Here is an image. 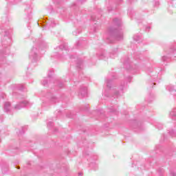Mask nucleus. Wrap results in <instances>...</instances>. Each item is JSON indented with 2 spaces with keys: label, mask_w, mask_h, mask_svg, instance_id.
<instances>
[{
  "label": "nucleus",
  "mask_w": 176,
  "mask_h": 176,
  "mask_svg": "<svg viewBox=\"0 0 176 176\" xmlns=\"http://www.w3.org/2000/svg\"><path fill=\"white\" fill-rule=\"evenodd\" d=\"M0 34L4 36L5 39H8L7 43L5 42L2 45V47L0 49V61H6V56L10 54V42H12V30L6 28V25H0Z\"/></svg>",
  "instance_id": "nucleus-1"
},
{
  "label": "nucleus",
  "mask_w": 176,
  "mask_h": 176,
  "mask_svg": "<svg viewBox=\"0 0 176 176\" xmlns=\"http://www.w3.org/2000/svg\"><path fill=\"white\" fill-rule=\"evenodd\" d=\"M113 23L116 28H110L109 29V37L107 38V42L109 43H113L112 39L116 41H122L123 40V30L120 29V25H122V19L115 18Z\"/></svg>",
  "instance_id": "nucleus-2"
},
{
  "label": "nucleus",
  "mask_w": 176,
  "mask_h": 176,
  "mask_svg": "<svg viewBox=\"0 0 176 176\" xmlns=\"http://www.w3.org/2000/svg\"><path fill=\"white\" fill-rule=\"evenodd\" d=\"M105 86L107 89H104L103 95L105 97H109V93H113V97H114V98H118V97L123 94V90H124V87H126V84L124 83L123 85H121L120 91H117L116 89H112V80L107 78L105 80Z\"/></svg>",
  "instance_id": "nucleus-3"
},
{
  "label": "nucleus",
  "mask_w": 176,
  "mask_h": 176,
  "mask_svg": "<svg viewBox=\"0 0 176 176\" xmlns=\"http://www.w3.org/2000/svg\"><path fill=\"white\" fill-rule=\"evenodd\" d=\"M54 74V69H50L48 72V76L47 78H45L42 80V85L43 86H49L50 83L53 82L54 83L55 86H58V87H63L64 86V84L60 81V80L57 78H54L52 75Z\"/></svg>",
  "instance_id": "nucleus-4"
},
{
  "label": "nucleus",
  "mask_w": 176,
  "mask_h": 176,
  "mask_svg": "<svg viewBox=\"0 0 176 176\" xmlns=\"http://www.w3.org/2000/svg\"><path fill=\"white\" fill-rule=\"evenodd\" d=\"M30 60L32 63H35L39 60V50L36 47H33L29 54Z\"/></svg>",
  "instance_id": "nucleus-5"
},
{
  "label": "nucleus",
  "mask_w": 176,
  "mask_h": 176,
  "mask_svg": "<svg viewBox=\"0 0 176 176\" xmlns=\"http://www.w3.org/2000/svg\"><path fill=\"white\" fill-rule=\"evenodd\" d=\"M124 68L129 69L130 71H135L138 69V67L137 65L131 66V62H130V59L127 58L125 60H123Z\"/></svg>",
  "instance_id": "nucleus-6"
},
{
  "label": "nucleus",
  "mask_w": 176,
  "mask_h": 176,
  "mask_svg": "<svg viewBox=\"0 0 176 176\" xmlns=\"http://www.w3.org/2000/svg\"><path fill=\"white\" fill-rule=\"evenodd\" d=\"M41 27H43V30H49L56 27V23L54 19H52L51 21H47L45 24V22L41 23Z\"/></svg>",
  "instance_id": "nucleus-7"
},
{
  "label": "nucleus",
  "mask_w": 176,
  "mask_h": 176,
  "mask_svg": "<svg viewBox=\"0 0 176 176\" xmlns=\"http://www.w3.org/2000/svg\"><path fill=\"white\" fill-rule=\"evenodd\" d=\"M47 101L49 104H56V102H58L60 100L56 96H53L52 94H48L46 96Z\"/></svg>",
  "instance_id": "nucleus-8"
},
{
  "label": "nucleus",
  "mask_w": 176,
  "mask_h": 176,
  "mask_svg": "<svg viewBox=\"0 0 176 176\" xmlns=\"http://www.w3.org/2000/svg\"><path fill=\"white\" fill-rule=\"evenodd\" d=\"M30 106V102L27 100H23L19 102L18 104H16L14 106V109L16 111H19V109H21L22 108H24L25 107H29Z\"/></svg>",
  "instance_id": "nucleus-9"
},
{
  "label": "nucleus",
  "mask_w": 176,
  "mask_h": 176,
  "mask_svg": "<svg viewBox=\"0 0 176 176\" xmlns=\"http://www.w3.org/2000/svg\"><path fill=\"white\" fill-rule=\"evenodd\" d=\"M97 57L99 60H108L109 55L105 52V50H102L97 54Z\"/></svg>",
  "instance_id": "nucleus-10"
},
{
  "label": "nucleus",
  "mask_w": 176,
  "mask_h": 176,
  "mask_svg": "<svg viewBox=\"0 0 176 176\" xmlns=\"http://www.w3.org/2000/svg\"><path fill=\"white\" fill-rule=\"evenodd\" d=\"M25 12L26 13L28 20H31V19H32V7L31 6V4H28L26 6Z\"/></svg>",
  "instance_id": "nucleus-11"
},
{
  "label": "nucleus",
  "mask_w": 176,
  "mask_h": 176,
  "mask_svg": "<svg viewBox=\"0 0 176 176\" xmlns=\"http://www.w3.org/2000/svg\"><path fill=\"white\" fill-rule=\"evenodd\" d=\"M78 97L80 98H83V97H87V87H81L78 94Z\"/></svg>",
  "instance_id": "nucleus-12"
},
{
  "label": "nucleus",
  "mask_w": 176,
  "mask_h": 176,
  "mask_svg": "<svg viewBox=\"0 0 176 176\" xmlns=\"http://www.w3.org/2000/svg\"><path fill=\"white\" fill-rule=\"evenodd\" d=\"M38 46H39V49H41V50H45V49H47V47H49L47 43H46V41L42 39H40L38 41Z\"/></svg>",
  "instance_id": "nucleus-13"
},
{
  "label": "nucleus",
  "mask_w": 176,
  "mask_h": 176,
  "mask_svg": "<svg viewBox=\"0 0 176 176\" xmlns=\"http://www.w3.org/2000/svg\"><path fill=\"white\" fill-rule=\"evenodd\" d=\"M166 90H168V92L170 93V94H173L174 96V94H175V89H174V86L169 85L168 86H166Z\"/></svg>",
  "instance_id": "nucleus-14"
},
{
  "label": "nucleus",
  "mask_w": 176,
  "mask_h": 176,
  "mask_svg": "<svg viewBox=\"0 0 176 176\" xmlns=\"http://www.w3.org/2000/svg\"><path fill=\"white\" fill-rule=\"evenodd\" d=\"M10 109H11L10 102H6L4 103V111L8 113V112H10Z\"/></svg>",
  "instance_id": "nucleus-15"
},
{
  "label": "nucleus",
  "mask_w": 176,
  "mask_h": 176,
  "mask_svg": "<svg viewBox=\"0 0 176 176\" xmlns=\"http://www.w3.org/2000/svg\"><path fill=\"white\" fill-rule=\"evenodd\" d=\"M56 50H61L63 52V50H68V45H67V43L63 44L58 47H56Z\"/></svg>",
  "instance_id": "nucleus-16"
},
{
  "label": "nucleus",
  "mask_w": 176,
  "mask_h": 176,
  "mask_svg": "<svg viewBox=\"0 0 176 176\" xmlns=\"http://www.w3.org/2000/svg\"><path fill=\"white\" fill-rule=\"evenodd\" d=\"M169 117L172 120H176V109H173L169 114Z\"/></svg>",
  "instance_id": "nucleus-17"
},
{
  "label": "nucleus",
  "mask_w": 176,
  "mask_h": 176,
  "mask_svg": "<svg viewBox=\"0 0 176 176\" xmlns=\"http://www.w3.org/2000/svg\"><path fill=\"white\" fill-rule=\"evenodd\" d=\"M109 57H110L111 58H115V57H118V49H117V48L114 49V50L110 53Z\"/></svg>",
  "instance_id": "nucleus-18"
},
{
  "label": "nucleus",
  "mask_w": 176,
  "mask_h": 176,
  "mask_svg": "<svg viewBox=\"0 0 176 176\" xmlns=\"http://www.w3.org/2000/svg\"><path fill=\"white\" fill-rule=\"evenodd\" d=\"M76 67L78 69H83V61L80 59H78L76 63Z\"/></svg>",
  "instance_id": "nucleus-19"
},
{
  "label": "nucleus",
  "mask_w": 176,
  "mask_h": 176,
  "mask_svg": "<svg viewBox=\"0 0 176 176\" xmlns=\"http://www.w3.org/2000/svg\"><path fill=\"white\" fill-rule=\"evenodd\" d=\"M51 58L52 60H54V58H60V52H54L53 54L51 56Z\"/></svg>",
  "instance_id": "nucleus-20"
},
{
  "label": "nucleus",
  "mask_w": 176,
  "mask_h": 176,
  "mask_svg": "<svg viewBox=\"0 0 176 176\" xmlns=\"http://www.w3.org/2000/svg\"><path fill=\"white\" fill-rule=\"evenodd\" d=\"M94 32H97L98 30H100V25L97 23H95V25L93 26Z\"/></svg>",
  "instance_id": "nucleus-21"
},
{
  "label": "nucleus",
  "mask_w": 176,
  "mask_h": 176,
  "mask_svg": "<svg viewBox=\"0 0 176 176\" xmlns=\"http://www.w3.org/2000/svg\"><path fill=\"white\" fill-rule=\"evenodd\" d=\"M16 89L18 90H21V91H23L24 90V85L19 84L16 85Z\"/></svg>",
  "instance_id": "nucleus-22"
},
{
  "label": "nucleus",
  "mask_w": 176,
  "mask_h": 176,
  "mask_svg": "<svg viewBox=\"0 0 176 176\" xmlns=\"http://www.w3.org/2000/svg\"><path fill=\"white\" fill-rule=\"evenodd\" d=\"M133 39L136 42H138V41H140V39H141V36H140V35H138V34H135V35L133 36Z\"/></svg>",
  "instance_id": "nucleus-23"
},
{
  "label": "nucleus",
  "mask_w": 176,
  "mask_h": 176,
  "mask_svg": "<svg viewBox=\"0 0 176 176\" xmlns=\"http://www.w3.org/2000/svg\"><path fill=\"white\" fill-rule=\"evenodd\" d=\"M48 129H52V127H53V126H54V124L53 123V122H49L47 124Z\"/></svg>",
  "instance_id": "nucleus-24"
},
{
  "label": "nucleus",
  "mask_w": 176,
  "mask_h": 176,
  "mask_svg": "<svg viewBox=\"0 0 176 176\" xmlns=\"http://www.w3.org/2000/svg\"><path fill=\"white\" fill-rule=\"evenodd\" d=\"M155 126L158 129V130H162L163 129V124L160 123H157Z\"/></svg>",
  "instance_id": "nucleus-25"
},
{
  "label": "nucleus",
  "mask_w": 176,
  "mask_h": 176,
  "mask_svg": "<svg viewBox=\"0 0 176 176\" xmlns=\"http://www.w3.org/2000/svg\"><path fill=\"white\" fill-rule=\"evenodd\" d=\"M162 61H164V62H167V61H168V60H170V58L169 57H167V56H162Z\"/></svg>",
  "instance_id": "nucleus-26"
},
{
  "label": "nucleus",
  "mask_w": 176,
  "mask_h": 176,
  "mask_svg": "<svg viewBox=\"0 0 176 176\" xmlns=\"http://www.w3.org/2000/svg\"><path fill=\"white\" fill-rule=\"evenodd\" d=\"M61 1L63 0H53V2L55 5H60V2H61Z\"/></svg>",
  "instance_id": "nucleus-27"
},
{
  "label": "nucleus",
  "mask_w": 176,
  "mask_h": 176,
  "mask_svg": "<svg viewBox=\"0 0 176 176\" xmlns=\"http://www.w3.org/2000/svg\"><path fill=\"white\" fill-rule=\"evenodd\" d=\"M153 99V96H152V95H149L148 99H146V101H148V102H151Z\"/></svg>",
  "instance_id": "nucleus-28"
},
{
  "label": "nucleus",
  "mask_w": 176,
  "mask_h": 176,
  "mask_svg": "<svg viewBox=\"0 0 176 176\" xmlns=\"http://www.w3.org/2000/svg\"><path fill=\"white\" fill-rule=\"evenodd\" d=\"M169 134L170 135H171V137H174V135H175V132L174 131V130H171L169 131Z\"/></svg>",
  "instance_id": "nucleus-29"
},
{
  "label": "nucleus",
  "mask_w": 176,
  "mask_h": 176,
  "mask_svg": "<svg viewBox=\"0 0 176 176\" xmlns=\"http://www.w3.org/2000/svg\"><path fill=\"white\" fill-rule=\"evenodd\" d=\"M5 97H6V94H5L3 93H1L0 94V100H1V98H5Z\"/></svg>",
  "instance_id": "nucleus-30"
},
{
  "label": "nucleus",
  "mask_w": 176,
  "mask_h": 176,
  "mask_svg": "<svg viewBox=\"0 0 176 176\" xmlns=\"http://www.w3.org/2000/svg\"><path fill=\"white\" fill-rule=\"evenodd\" d=\"M110 112H113V113H116V109H113V108L109 109Z\"/></svg>",
  "instance_id": "nucleus-31"
},
{
  "label": "nucleus",
  "mask_w": 176,
  "mask_h": 176,
  "mask_svg": "<svg viewBox=\"0 0 176 176\" xmlns=\"http://www.w3.org/2000/svg\"><path fill=\"white\" fill-rule=\"evenodd\" d=\"M11 2L12 3V5H16V3H17V0H11Z\"/></svg>",
  "instance_id": "nucleus-32"
},
{
  "label": "nucleus",
  "mask_w": 176,
  "mask_h": 176,
  "mask_svg": "<svg viewBox=\"0 0 176 176\" xmlns=\"http://www.w3.org/2000/svg\"><path fill=\"white\" fill-rule=\"evenodd\" d=\"M159 5H160L159 1H155L154 6L157 7L159 6Z\"/></svg>",
  "instance_id": "nucleus-33"
},
{
  "label": "nucleus",
  "mask_w": 176,
  "mask_h": 176,
  "mask_svg": "<svg viewBox=\"0 0 176 176\" xmlns=\"http://www.w3.org/2000/svg\"><path fill=\"white\" fill-rule=\"evenodd\" d=\"M170 52L171 53H174V52H175V49H174V47H170Z\"/></svg>",
  "instance_id": "nucleus-34"
},
{
  "label": "nucleus",
  "mask_w": 176,
  "mask_h": 176,
  "mask_svg": "<svg viewBox=\"0 0 176 176\" xmlns=\"http://www.w3.org/2000/svg\"><path fill=\"white\" fill-rule=\"evenodd\" d=\"M170 175L172 176H176V173L174 171H170Z\"/></svg>",
  "instance_id": "nucleus-35"
},
{
  "label": "nucleus",
  "mask_w": 176,
  "mask_h": 176,
  "mask_svg": "<svg viewBox=\"0 0 176 176\" xmlns=\"http://www.w3.org/2000/svg\"><path fill=\"white\" fill-rule=\"evenodd\" d=\"M19 134H20V135L24 134V130L22 129L21 131H19Z\"/></svg>",
  "instance_id": "nucleus-36"
},
{
  "label": "nucleus",
  "mask_w": 176,
  "mask_h": 176,
  "mask_svg": "<svg viewBox=\"0 0 176 176\" xmlns=\"http://www.w3.org/2000/svg\"><path fill=\"white\" fill-rule=\"evenodd\" d=\"M151 30V26H147L146 28V31H149Z\"/></svg>",
  "instance_id": "nucleus-37"
},
{
  "label": "nucleus",
  "mask_w": 176,
  "mask_h": 176,
  "mask_svg": "<svg viewBox=\"0 0 176 176\" xmlns=\"http://www.w3.org/2000/svg\"><path fill=\"white\" fill-rule=\"evenodd\" d=\"M73 34H74V35L76 36V35H78V34H79V32L78 33L77 32H74Z\"/></svg>",
  "instance_id": "nucleus-38"
},
{
  "label": "nucleus",
  "mask_w": 176,
  "mask_h": 176,
  "mask_svg": "<svg viewBox=\"0 0 176 176\" xmlns=\"http://www.w3.org/2000/svg\"><path fill=\"white\" fill-rule=\"evenodd\" d=\"M91 20H94V21H96V19L93 16H91Z\"/></svg>",
  "instance_id": "nucleus-39"
},
{
  "label": "nucleus",
  "mask_w": 176,
  "mask_h": 176,
  "mask_svg": "<svg viewBox=\"0 0 176 176\" xmlns=\"http://www.w3.org/2000/svg\"><path fill=\"white\" fill-rule=\"evenodd\" d=\"M70 58H75V56H70Z\"/></svg>",
  "instance_id": "nucleus-40"
},
{
  "label": "nucleus",
  "mask_w": 176,
  "mask_h": 176,
  "mask_svg": "<svg viewBox=\"0 0 176 176\" xmlns=\"http://www.w3.org/2000/svg\"><path fill=\"white\" fill-rule=\"evenodd\" d=\"M128 79H129V80L130 82V80H131V77H129Z\"/></svg>",
  "instance_id": "nucleus-41"
},
{
  "label": "nucleus",
  "mask_w": 176,
  "mask_h": 176,
  "mask_svg": "<svg viewBox=\"0 0 176 176\" xmlns=\"http://www.w3.org/2000/svg\"><path fill=\"white\" fill-rule=\"evenodd\" d=\"M123 0H117L118 2H122Z\"/></svg>",
  "instance_id": "nucleus-42"
},
{
  "label": "nucleus",
  "mask_w": 176,
  "mask_h": 176,
  "mask_svg": "<svg viewBox=\"0 0 176 176\" xmlns=\"http://www.w3.org/2000/svg\"><path fill=\"white\" fill-rule=\"evenodd\" d=\"M78 175H79V176H82V173H78Z\"/></svg>",
  "instance_id": "nucleus-43"
},
{
  "label": "nucleus",
  "mask_w": 176,
  "mask_h": 176,
  "mask_svg": "<svg viewBox=\"0 0 176 176\" xmlns=\"http://www.w3.org/2000/svg\"><path fill=\"white\" fill-rule=\"evenodd\" d=\"M157 77V75H155V78H153V79H156V78Z\"/></svg>",
  "instance_id": "nucleus-44"
},
{
  "label": "nucleus",
  "mask_w": 176,
  "mask_h": 176,
  "mask_svg": "<svg viewBox=\"0 0 176 176\" xmlns=\"http://www.w3.org/2000/svg\"><path fill=\"white\" fill-rule=\"evenodd\" d=\"M77 46H79V43H77Z\"/></svg>",
  "instance_id": "nucleus-45"
},
{
  "label": "nucleus",
  "mask_w": 176,
  "mask_h": 176,
  "mask_svg": "<svg viewBox=\"0 0 176 176\" xmlns=\"http://www.w3.org/2000/svg\"><path fill=\"white\" fill-rule=\"evenodd\" d=\"M108 10H109V12H111V10H109V8H108Z\"/></svg>",
  "instance_id": "nucleus-46"
},
{
  "label": "nucleus",
  "mask_w": 176,
  "mask_h": 176,
  "mask_svg": "<svg viewBox=\"0 0 176 176\" xmlns=\"http://www.w3.org/2000/svg\"><path fill=\"white\" fill-rule=\"evenodd\" d=\"M32 65V63H31L30 65V67H31Z\"/></svg>",
  "instance_id": "nucleus-47"
},
{
  "label": "nucleus",
  "mask_w": 176,
  "mask_h": 176,
  "mask_svg": "<svg viewBox=\"0 0 176 176\" xmlns=\"http://www.w3.org/2000/svg\"><path fill=\"white\" fill-rule=\"evenodd\" d=\"M129 2H130V3H131V1H130V0H129Z\"/></svg>",
  "instance_id": "nucleus-48"
},
{
  "label": "nucleus",
  "mask_w": 176,
  "mask_h": 176,
  "mask_svg": "<svg viewBox=\"0 0 176 176\" xmlns=\"http://www.w3.org/2000/svg\"><path fill=\"white\" fill-rule=\"evenodd\" d=\"M153 85H156V83L153 82Z\"/></svg>",
  "instance_id": "nucleus-49"
},
{
  "label": "nucleus",
  "mask_w": 176,
  "mask_h": 176,
  "mask_svg": "<svg viewBox=\"0 0 176 176\" xmlns=\"http://www.w3.org/2000/svg\"><path fill=\"white\" fill-rule=\"evenodd\" d=\"M96 168H97V167H98L97 165H96Z\"/></svg>",
  "instance_id": "nucleus-50"
},
{
  "label": "nucleus",
  "mask_w": 176,
  "mask_h": 176,
  "mask_svg": "<svg viewBox=\"0 0 176 176\" xmlns=\"http://www.w3.org/2000/svg\"><path fill=\"white\" fill-rule=\"evenodd\" d=\"M38 25H39V23H38Z\"/></svg>",
  "instance_id": "nucleus-51"
}]
</instances>
